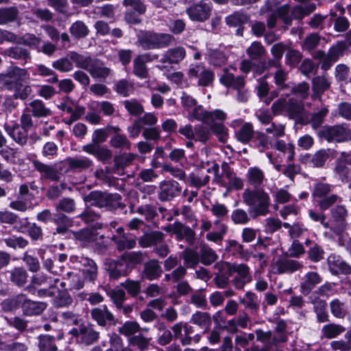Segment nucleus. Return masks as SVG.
<instances>
[{"mask_svg":"<svg viewBox=\"0 0 351 351\" xmlns=\"http://www.w3.org/2000/svg\"><path fill=\"white\" fill-rule=\"evenodd\" d=\"M243 202L252 208L255 217L266 216L269 213V195L263 189H246L242 194Z\"/></svg>","mask_w":351,"mask_h":351,"instance_id":"nucleus-1","label":"nucleus"},{"mask_svg":"<svg viewBox=\"0 0 351 351\" xmlns=\"http://www.w3.org/2000/svg\"><path fill=\"white\" fill-rule=\"evenodd\" d=\"M274 115L285 113L290 119H300L304 113V105L302 102L291 98H280L271 106Z\"/></svg>","mask_w":351,"mask_h":351,"instance_id":"nucleus-2","label":"nucleus"},{"mask_svg":"<svg viewBox=\"0 0 351 351\" xmlns=\"http://www.w3.org/2000/svg\"><path fill=\"white\" fill-rule=\"evenodd\" d=\"M330 213V220L328 221L330 226L328 228L339 237V244L345 245L343 237L347 225L348 210L344 206L337 205L332 208Z\"/></svg>","mask_w":351,"mask_h":351,"instance_id":"nucleus-3","label":"nucleus"},{"mask_svg":"<svg viewBox=\"0 0 351 351\" xmlns=\"http://www.w3.org/2000/svg\"><path fill=\"white\" fill-rule=\"evenodd\" d=\"M332 189V186L327 183L319 182L315 184L313 196L322 210H326L335 203L342 201V198L336 194L329 195Z\"/></svg>","mask_w":351,"mask_h":351,"instance_id":"nucleus-4","label":"nucleus"},{"mask_svg":"<svg viewBox=\"0 0 351 351\" xmlns=\"http://www.w3.org/2000/svg\"><path fill=\"white\" fill-rule=\"evenodd\" d=\"M80 58L75 60L77 61V68L87 71L92 77L105 79L109 75L110 69L100 60L84 55Z\"/></svg>","mask_w":351,"mask_h":351,"instance_id":"nucleus-5","label":"nucleus"},{"mask_svg":"<svg viewBox=\"0 0 351 351\" xmlns=\"http://www.w3.org/2000/svg\"><path fill=\"white\" fill-rule=\"evenodd\" d=\"M189 79L197 78V85L199 87L213 86L215 73L202 62L191 63L186 72Z\"/></svg>","mask_w":351,"mask_h":351,"instance_id":"nucleus-6","label":"nucleus"},{"mask_svg":"<svg viewBox=\"0 0 351 351\" xmlns=\"http://www.w3.org/2000/svg\"><path fill=\"white\" fill-rule=\"evenodd\" d=\"M29 77L26 69L12 66L0 74V84L7 90L25 81Z\"/></svg>","mask_w":351,"mask_h":351,"instance_id":"nucleus-7","label":"nucleus"},{"mask_svg":"<svg viewBox=\"0 0 351 351\" xmlns=\"http://www.w3.org/2000/svg\"><path fill=\"white\" fill-rule=\"evenodd\" d=\"M119 197L120 196L117 194L112 195L95 191L85 196L84 200L90 206L108 208L110 209L116 205Z\"/></svg>","mask_w":351,"mask_h":351,"instance_id":"nucleus-8","label":"nucleus"},{"mask_svg":"<svg viewBox=\"0 0 351 351\" xmlns=\"http://www.w3.org/2000/svg\"><path fill=\"white\" fill-rule=\"evenodd\" d=\"M321 135L328 142L341 143L351 141V130L347 124L326 127L320 131Z\"/></svg>","mask_w":351,"mask_h":351,"instance_id":"nucleus-9","label":"nucleus"},{"mask_svg":"<svg viewBox=\"0 0 351 351\" xmlns=\"http://www.w3.org/2000/svg\"><path fill=\"white\" fill-rule=\"evenodd\" d=\"M229 276L233 277L232 282L237 289H242L251 280L246 265H226Z\"/></svg>","mask_w":351,"mask_h":351,"instance_id":"nucleus-10","label":"nucleus"},{"mask_svg":"<svg viewBox=\"0 0 351 351\" xmlns=\"http://www.w3.org/2000/svg\"><path fill=\"white\" fill-rule=\"evenodd\" d=\"M211 10L212 7L210 3L202 1L189 7L186 12L191 21L204 22L209 19Z\"/></svg>","mask_w":351,"mask_h":351,"instance_id":"nucleus-11","label":"nucleus"},{"mask_svg":"<svg viewBox=\"0 0 351 351\" xmlns=\"http://www.w3.org/2000/svg\"><path fill=\"white\" fill-rule=\"evenodd\" d=\"M68 165V170L73 172H80L91 169L93 166V162L86 156H79L75 158L69 157L64 161L60 162V171L62 169V165Z\"/></svg>","mask_w":351,"mask_h":351,"instance_id":"nucleus-12","label":"nucleus"},{"mask_svg":"<svg viewBox=\"0 0 351 351\" xmlns=\"http://www.w3.org/2000/svg\"><path fill=\"white\" fill-rule=\"evenodd\" d=\"M34 167L40 174V178L50 181H59L61 177V172L58 170L60 163L50 165L45 164L38 160L32 162Z\"/></svg>","mask_w":351,"mask_h":351,"instance_id":"nucleus-13","label":"nucleus"},{"mask_svg":"<svg viewBox=\"0 0 351 351\" xmlns=\"http://www.w3.org/2000/svg\"><path fill=\"white\" fill-rule=\"evenodd\" d=\"M90 315L93 319L101 327L115 325L117 322L114 315L109 311L106 305L93 308Z\"/></svg>","mask_w":351,"mask_h":351,"instance_id":"nucleus-14","label":"nucleus"},{"mask_svg":"<svg viewBox=\"0 0 351 351\" xmlns=\"http://www.w3.org/2000/svg\"><path fill=\"white\" fill-rule=\"evenodd\" d=\"M159 189L158 198L162 202L172 200L174 197L178 196L182 191V186L175 180L161 182Z\"/></svg>","mask_w":351,"mask_h":351,"instance_id":"nucleus-15","label":"nucleus"},{"mask_svg":"<svg viewBox=\"0 0 351 351\" xmlns=\"http://www.w3.org/2000/svg\"><path fill=\"white\" fill-rule=\"evenodd\" d=\"M82 54H80L75 51H69L66 56L61 57L52 62V67L62 73H69L73 69V62L77 67V61L81 60Z\"/></svg>","mask_w":351,"mask_h":351,"instance_id":"nucleus-16","label":"nucleus"},{"mask_svg":"<svg viewBox=\"0 0 351 351\" xmlns=\"http://www.w3.org/2000/svg\"><path fill=\"white\" fill-rule=\"evenodd\" d=\"M19 300L27 315H36L40 314L46 308L47 304L43 302H35L27 299L25 295H19Z\"/></svg>","mask_w":351,"mask_h":351,"instance_id":"nucleus-17","label":"nucleus"},{"mask_svg":"<svg viewBox=\"0 0 351 351\" xmlns=\"http://www.w3.org/2000/svg\"><path fill=\"white\" fill-rule=\"evenodd\" d=\"M73 236L83 245L90 243L95 245H98L99 247L97 249L100 252H102L103 250L106 249V246L101 245L100 242L98 241L99 239V240H102L103 237L101 236H98L97 234H95L92 230L88 229L82 230L79 232H73Z\"/></svg>","mask_w":351,"mask_h":351,"instance_id":"nucleus-18","label":"nucleus"},{"mask_svg":"<svg viewBox=\"0 0 351 351\" xmlns=\"http://www.w3.org/2000/svg\"><path fill=\"white\" fill-rule=\"evenodd\" d=\"M220 82L226 87H232L234 90L245 87V80L243 76H234L228 69H224L223 74L219 77Z\"/></svg>","mask_w":351,"mask_h":351,"instance_id":"nucleus-19","label":"nucleus"},{"mask_svg":"<svg viewBox=\"0 0 351 351\" xmlns=\"http://www.w3.org/2000/svg\"><path fill=\"white\" fill-rule=\"evenodd\" d=\"M223 175L226 180L227 190H240L243 187V181L231 170L227 163L222 165Z\"/></svg>","mask_w":351,"mask_h":351,"instance_id":"nucleus-20","label":"nucleus"},{"mask_svg":"<svg viewBox=\"0 0 351 351\" xmlns=\"http://www.w3.org/2000/svg\"><path fill=\"white\" fill-rule=\"evenodd\" d=\"M4 129L7 134L19 145H24L28 138V131L15 123L13 125L5 124Z\"/></svg>","mask_w":351,"mask_h":351,"instance_id":"nucleus-21","label":"nucleus"},{"mask_svg":"<svg viewBox=\"0 0 351 351\" xmlns=\"http://www.w3.org/2000/svg\"><path fill=\"white\" fill-rule=\"evenodd\" d=\"M25 110L30 112L36 118H45L51 115V110L47 108L44 102L38 99L30 101Z\"/></svg>","mask_w":351,"mask_h":351,"instance_id":"nucleus-22","label":"nucleus"},{"mask_svg":"<svg viewBox=\"0 0 351 351\" xmlns=\"http://www.w3.org/2000/svg\"><path fill=\"white\" fill-rule=\"evenodd\" d=\"M164 237L165 234L162 232L151 231L146 232L140 237L138 241L141 247L146 248L161 243L163 241Z\"/></svg>","mask_w":351,"mask_h":351,"instance_id":"nucleus-23","label":"nucleus"},{"mask_svg":"<svg viewBox=\"0 0 351 351\" xmlns=\"http://www.w3.org/2000/svg\"><path fill=\"white\" fill-rule=\"evenodd\" d=\"M80 333V343L90 346L97 342L99 337V332L91 324L82 325Z\"/></svg>","mask_w":351,"mask_h":351,"instance_id":"nucleus-24","label":"nucleus"},{"mask_svg":"<svg viewBox=\"0 0 351 351\" xmlns=\"http://www.w3.org/2000/svg\"><path fill=\"white\" fill-rule=\"evenodd\" d=\"M330 84L331 80L326 75L314 77L313 80V90L314 91V94L312 97L314 99L317 98L319 99V94L328 90L330 88Z\"/></svg>","mask_w":351,"mask_h":351,"instance_id":"nucleus-25","label":"nucleus"},{"mask_svg":"<svg viewBox=\"0 0 351 351\" xmlns=\"http://www.w3.org/2000/svg\"><path fill=\"white\" fill-rule=\"evenodd\" d=\"M156 33L140 32L138 34V43L144 49H156Z\"/></svg>","mask_w":351,"mask_h":351,"instance_id":"nucleus-26","label":"nucleus"},{"mask_svg":"<svg viewBox=\"0 0 351 351\" xmlns=\"http://www.w3.org/2000/svg\"><path fill=\"white\" fill-rule=\"evenodd\" d=\"M246 177L248 183L254 187H259L265 180L263 171L257 167L249 168Z\"/></svg>","mask_w":351,"mask_h":351,"instance_id":"nucleus-27","label":"nucleus"},{"mask_svg":"<svg viewBox=\"0 0 351 351\" xmlns=\"http://www.w3.org/2000/svg\"><path fill=\"white\" fill-rule=\"evenodd\" d=\"M54 293L55 294L53 295V304L56 307H65L72 304L73 299L66 290H60L56 288Z\"/></svg>","mask_w":351,"mask_h":351,"instance_id":"nucleus-28","label":"nucleus"},{"mask_svg":"<svg viewBox=\"0 0 351 351\" xmlns=\"http://www.w3.org/2000/svg\"><path fill=\"white\" fill-rule=\"evenodd\" d=\"M112 240L116 244L119 250L132 249L136 244V237H130L128 234H122V236H112Z\"/></svg>","mask_w":351,"mask_h":351,"instance_id":"nucleus-29","label":"nucleus"},{"mask_svg":"<svg viewBox=\"0 0 351 351\" xmlns=\"http://www.w3.org/2000/svg\"><path fill=\"white\" fill-rule=\"evenodd\" d=\"M345 330L346 328L343 326L331 323L324 325L321 330V333L322 337L330 339L336 338Z\"/></svg>","mask_w":351,"mask_h":351,"instance_id":"nucleus-30","label":"nucleus"},{"mask_svg":"<svg viewBox=\"0 0 351 351\" xmlns=\"http://www.w3.org/2000/svg\"><path fill=\"white\" fill-rule=\"evenodd\" d=\"M333 153L334 151L330 149H321L313 155L311 163L313 167H322Z\"/></svg>","mask_w":351,"mask_h":351,"instance_id":"nucleus-31","label":"nucleus"},{"mask_svg":"<svg viewBox=\"0 0 351 351\" xmlns=\"http://www.w3.org/2000/svg\"><path fill=\"white\" fill-rule=\"evenodd\" d=\"M79 217L95 229H100L102 227V224L97 221L100 218V215L90 208H87L84 213L79 215Z\"/></svg>","mask_w":351,"mask_h":351,"instance_id":"nucleus-32","label":"nucleus"},{"mask_svg":"<svg viewBox=\"0 0 351 351\" xmlns=\"http://www.w3.org/2000/svg\"><path fill=\"white\" fill-rule=\"evenodd\" d=\"M4 54L9 58L19 60H25V62L31 58L29 51L27 49L19 46H15L5 49Z\"/></svg>","mask_w":351,"mask_h":351,"instance_id":"nucleus-33","label":"nucleus"},{"mask_svg":"<svg viewBox=\"0 0 351 351\" xmlns=\"http://www.w3.org/2000/svg\"><path fill=\"white\" fill-rule=\"evenodd\" d=\"M322 282L321 277L316 272H309L306 274V280L301 285V291L308 295L314 287Z\"/></svg>","mask_w":351,"mask_h":351,"instance_id":"nucleus-34","label":"nucleus"},{"mask_svg":"<svg viewBox=\"0 0 351 351\" xmlns=\"http://www.w3.org/2000/svg\"><path fill=\"white\" fill-rule=\"evenodd\" d=\"M155 326L158 330L157 343L160 346L169 344L173 339L171 331L167 328L163 322H158Z\"/></svg>","mask_w":351,"mask_h":351,"instance_id":"nucleus-35","label":"nucleus"},{"mask_svg":"<svg viewBox=\"0 0 351 351\" xmlns=\"http://www.w3.org/2000/svg\"><path fill=\"white\" fill-rule=\"evenodd\" d=\"M13 93L15 99L25 100L31 95L32 90L29 85L24 84L23 82L16 84L9 90Z\"/></svg>","mask_w":351,"mask_h":351,"instance_id":"nucleus-36","label":"nucleus"},{"mask_svg":"<svg viewBox=\"0 0 351 351\" xmlns=\"http://www.w3.org/2000/svg\"><path fill=\"white\" fill-rule=\"evenodd\" d=\"M230 219L234 224L241 226L246 225L251 221L249 213L242 208L233 210L231 213Z\"/></svg>","mask_w":351,"mask_h":351,"instance_id":"nucleus-37","label":"nucleus"},{"mask_svg":"<svg viewBox=\"0 0 351 351\" xmlns=\"http://www.w3.org/2000/svg\"><path fill=\"white\" fill-rule=\"evenodd\" d=\"M71 34L77 39L86 37L89 34L87 25L82 21L74 22L69 28Z\"/></svg>","mask_w":351,"mask_h":351,"instance_id":"nucleus-38","label":"nucleus"},{"mask_svg":"<svg viewBox=\"0 0 351 351\" xmlns=\"http://www.w3.org/2000/svg\"><path fill=\"white\" fill-rule=\"evenodd\" d=\"M19 17V10L15 7L0 9V25L16 21Z\"/></svg>","mask_w":351,"mask_h":351,"instance_id":"nucleus-39","label":"nucleus"},{"mask_svg":"<svg viewBox=\"0 0 351 351\" xmlns=\"http://www.w3.org/2000/svg\"><path fill=\"white\" fill-rule=\"evenodd\" d=\"M111 147L115 149L130 150L132 147L131 142L124 134H117L114 135L109 142Z\"/></svg>","mask_w":351,"mask_h":351,"instance_id":"nucleus-40","label":"nucleus"},{"mask_svg":"<svg viewBox=\"0 0 351 351\" xmlns=\"http://www.w3.org/2000/svg\"><path fill=\"white\" fill-rule=\"evenodd\" d=\"M344 338V340L332 341L330 343L332 349L335 351H351V328L346 332Z\"/></svg>","mask_w":351,"mask_h":351,"instance_id":"nucleus-41","label":"nucleus"},{"mask_svg":"<svg viewBox=\"0 0 351 351\" xmlns=\"http://www.w3.org/2000/svg\"><path fill=\"white\" fill-rule=\"evenodd\" d=\"M241 304L249 308L252 313H256L259 308L257 296L252 292H247L243 298H239Z\"/></svg>","mask_w":351,"mask_h":351,"instance_id":"nucleus-42","label":"nucleus"},{"mask_svg":"<svg viewBox=\"0 0 351 351\" xmlns=\"http://www.w3.org/2000/svg\"><path fill=\"white\" fill-rule=\"evenodd\" d=\"M121 260L125 263H148L147 255L140 251L124 252L121 255Z\"/></svg>","mask_w":351,"mask_h":351,"instance_id":"nucleus-43","label":"nucleus"},{"mask_svg":"<svg viewBox=\"0 0 351 351\" xmlns=\"http://www.w3.org/2000/svg\"><path fill=\"white\" fill-rule=\"evenodd\" d=\"M254 133V131L252 124L250 123H245L237 132L236 136L238 141L243 143H247L252 138Z\"/></svg>","mask_w":351,"mask_h":351,"instance_id":"nucleus-44","label":"nucleus"},{"mask_svg":"<svg viewBox=\"0 0 351 351\" xmlns=\"http://www.w3.org/2000/svg\"><path fill=\"white\" fill-rule=\"evenodd\" d=\"M190 322L202 328H208L212 323L210 315L206 312L202 311H197L193 314Z\"/></svg>","mask_w":351,"mask_h":351,"instance_id":"nucleus-45","label":"nucleus"},{"mask_svg":"<svg viewBox=\"0 0 351 351\" xmlns=\"http://www.w3.org/2000/svg\"><path fill=\"white\" fill-rule=\"evenodd\" d=\"M200 256L202 263H213L218 259L216 252L205 243L200 245Z\"/></svg>","mask_w":351,"mask_h":351,"instance_id":"nucleus-46","label":"nucleus"},{"mask_svg":"<svg viewBox=\"0 0 351 351\" xmlns=\"http://www.w3.org/2000/svg\"><path fill=\"white\" fill-rule=\"evenodd\" d=\"M249 21V16L241 12H234L226 18V22L230 27H239L247 23Z\"/></svg>","mask_w":351,"mask_h":351,"instance_id":"nucleus-47","label":"nucleus"},{"mask_svg":"<svg viewBox=\"0 0 351 351\" xmlns=\"http://www.w3.org/2000/svg\"><path fill=\"white\" fill-rule=\"evenodd\" d=\"M227 59L226 55L217 49L211 50L208 54V62L215 66H221L225 64Z\"/></svg>","mask_w":351,"mask_h":351,"instance_id":"nucleus-48","label":"nucleus"},{"mask_svg":"<svg viewBox=\"0 0 351 351\" xmlns=\"http://www.w3.org/2000/svg\"><path fill=\"white\" fill-rule=\"evenodd\" d=\"M265 52L263 45L258 41L253 42L246 50L247 54L252 60H259L262 58Z\"/></svg>","mask_w":351,"mask_h":351,"instance_id":"nucleus-49","label":"nucleus"},{"mask_svg":"<svg viewBox=\"0 0 351 351\" xmlns=\"http://www.w3.org/2000/svg\"><path fill=\"white\" fill-rule=\"evenodd\" d=\"M133 73L140 79H145L148 77L146 63L138 56L133 60Z\"/></svg>","mask_w":351,"mask_h":351,"instance_id":"nucleus-50","label":"nucleus"},{"mask_svg":"<svg viewBox=\"0 0 351 351\" xmlns=\"http://www.w3.org/2000/svg\"><path fill=\"white\" fill-rule=\"evenodd\" d=\"M190 184L196 188H200L207 184L210 181V176L208 174L198 171L191 173L189 175Z\"/></svg>","mask_w":351,"mask_h":351,"instance_id":"nucleus-51","label":"nucleus"},{"mask_svg":"<svg viewBox=\"0 0 351 351\" xmlns=\"http://www.w3.org/2000/svg\"><path fill=\"white\" fill-rule=\"evenodd\" d=\"M123 104L127 111L133 116H138L144 111L143 105L135 99L125 100Z\"/></svg>","mask_w":351,"mask_h":351,"instance_id":"nucleus-52","label":"nucleus"},{"mask_svg":"<svg viewBox=\"0 0 351 351\" xmlns=\"http://www.w3.org/2000/svg\"><path fill=\"white\" fill-rule=\"evenodd\" d=\"M301 265H270L269 271L274 274H291L300 269Z\"/></svg>","mask_w":351,"mask_h":351,"instance_id":"nucleus-53","label":"nucleus"},{"mask_svg":"<svg viewBox=\"0 0 351 351\" xmlns=\"http://www.w3.org/2000/svg\"><path fill=\"white\" fill-rule=\"evenodd\" d=\"M330 308L331 313L337 318H344L346 315V304L339 300L335 299L330 302Z\"/></svg>","mask_w":351,"mask_h":351,"instance_id":"nucleus-54","label":"nucleus"},{"mask_svg":"<svg viewBox=\"0 0 351 351\" xmlns=\"http://www.w3.org/2000/svg\"><path fill=\"white\" fill-rule=\"evenodd\" d=\"M128 341L131 346L137 347L141 351H144L148 348L150 339L142 334H138L130 337Z\"/></svg>","mask_w":351,"mask_h":351,"instance_id":"nucleus-55","label":"nucleus"},{"mask_svg":"<svg viewBox=\"0 0 351 351\" xmlns=\"http://www.w3.org/2000/svg\"><path fill=\"white\" fill-rule=\"evenodd\" d=\"M140 326L136 322L128 321L119 328V332L124 336L131 337L140 330Z\"/></svg>","mask_w":351,"mask_h":351,"instance_id":"nucleus-56","label":"nucleus"},{"mask_svg":"<svg viewBox=\"0 0 351 351\" xmlns=\"http://www.w3.org/2000/svg\"><path fill=\"white\" fill-rule=\"evenodd\" d=\"M38 347L40 351H56L57 350L54 339L49 335L40 336Z\"/></svg>","mask_w":351,"mask_h":351,"instance_id":"nucleus-57","label":"nucleus"},{"mask_svg":"<svg viewBox=\"0 0 351 351\" xmlns=\"http://www.w3.org/2000/svg\"><path fill=\"white\" fill-rule=\"evenodd\" d=\"M136 158V154L133 153H125L116 157L114 159V162L117 171H119V169H123L124 167L129 166L131 162L135 160Z\"/></svg>","mask_w":351,"mask_h":351,"instance_id":"nucleus-58","label":"nucleus"},{"mask_svg":"<svg viewBox=\"0 0 351 351\" xmlns=\"http://www.w3.org/2000/svg\"><path fill=\"white\" fill-rule=\"evenodd\" d=\"M3 241L8 247L14 249L17 247L24 248L29 243L28 241L21 236H12L8 238H5L3 239Z\"/></svg>","mask_w":351,"mask_h":351,"instance_id":"nucleus-59","label":"nucleus"},{"mask_svg":"<svg viewBox=\"0 0 351 351\" xmlns=\"http://www.w3.org/2000/svg\"><path fill=\"white\" fill-rule=\"evenodd\" d=\"M169 58L171 60V64H178L186 56V51L182 47H176L168 49Z\"/></svg>","mask_w":351,"mask_h":351,"instance_id":"nucleus-60","label":"nucleus"},{"mask_svg":"<svg viewBox=\"0 0 351 351\" xmlns=\"http://www.w3.org/2000/svg\"><path fill=\"white\" fill-rule=\"evenodd\" d=\"M145 269L143 271V276L152 280L160 276L162 269L159 265H145Z\"/></svg>","mask_w":351,"mask_h":351,"instance_id":"nucleus-61","label":"nucleus"},{"mask_svg":"<svg viewBox=\"0 0 351 351\" xmlns=\"http://www.w3.org/2000/svg\"><path fill=\"white\" fill-rule=\"evenodd\" d=\"M226 114L221 110L217 109L213 111H209L208 113L206 123L212 125L213 123H219L223 122L226 119Z\"/></svg>","mask_w":351,"mask_h":351,"instance_id":"nucleus-62","label":"nucleus"},{"mask_svg":"<svg viewBox=\"0 0 351 351\" xmlns=\"http://www.w3.org/2000/svg\"><path fill=\"white\" fill-rule=\"evenodd\" d=\"M116 91L123 97H128L133 93L134 86L132 83L128 80H121L116 84Z\"/></svg>","mask_w":351,"mask_h":351,"instance_id":"nucleus-63","label":"nucleus"},{"mask_svg":"<svg viewBox=\"0 0 351 351\" xmlns=\"http://www.w3.org/2000/svg\"><path fill=\"white\" fill-rule=\"evenodd\" d=\"M210 132L207 128L202 125L195 126V141L206 143L210 139Z\"/></svg>","mask_w":351,"mask_h":351,"instance_id":"nucleus-64","label":"nucleus"}]
</instances>
